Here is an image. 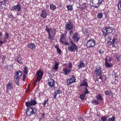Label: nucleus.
<instances>
[{"label":"nucleus","mask_w":121,"mask_h":121,"mask_svg":"<svg viewBox=\"0 0 121 121\" xmlns=\"http://www.w3.org/2000/svg\"><path fill=\"white\" fill-rule=\"evenodd\" d=\"M68 49L70 52H74L78 50V48L77 46L72 41H70L68 48Z\"/></svg>","instance_id":"nucleus-1"},{"label":"nucleus","mask_w":121,"mask_h":121,"mask_svg":"<svg viewBox=\"0 0 121 121\" xmlns=\"http://www.w3.org/2000/svg\"><path fill=\"white\" fill-rule=\"evenodd\" d=\"M94 72L97 77L102 75V68L99 65H97L95 68Z\"/></svg>","instance_id":"nucleus-2"},{"label":"nucleus","mask_w":121,"mask_h":121,"mask_svg":"<svg viewBox=\"0 0 121 121\" xmlns=\"http://www.w3.org/2000/svg\"><path fill=\"white\" fill-rule=\"evenodd\" d=\"M95 44V41L93 39L90 38L87 41L86 43V45L88 48L93 47Z\"/></svg>","instance_id":"nucleus-3"},{"label":"nucleus","mask_w":121,"mask_h":121,"mask_svg":"<svg viewBox=\"0 0 121 121\" xmlns=\"http://www.w3.org/2000/svg\"><path fill=\"white\" fill-rule=\"evenodd\" d=\"M65 27V29L67 30H71L73 28V24L71 22L69 21L68 22L66 23Z\"/></svg>","instance_id":"nucleus-4"},{"label":"nucleus","mask_w":121,"mask_h":121,"mask_svg":"<svg viewBox=\"0 0 121 121\" xmlns=\"http://www.w3.org/2000/svg\"><path fill=\"white\" fill-rule=\"evenodd\" d=\"M117 40L115 37L111 41H108V44L109 45L112 44L113 47H115L117 45Z\"/></svg>","instance_id":"nucleus-5"},{"label":"nucleus","mask_w":121,"mask_h":121,"mask_svg":"<svg viewBox=\"0 0 121 121\" xmlns=\"http://www.w3.org/2000/svg\"><path fill=\"white\" fill-rule=\"evenodd\" d=\"M72 39L74 42H78L80 39V36L76 33L73 34Z\"/></svg>","instance_id":"nucleus-6"},{"label":"nucleus","mask_w":121,"mask_h":121,"mask_svg":"<svg viewBox=\"0 0 121 121\" xmlns=\"http://www.w3.org/2000/svg\"><path fill=\"white\" fill-rule=\"evenodd\" d=\"M48 84L49 87L54 88L55 81L52 78H50L48 79Z\"/></svg>","instance_id":"nucleus-7"},{"label":"nucleus","mask_w":121,"mask_h":121,"mask_svg":"<svg viewBox=\"0 0 121 121\" xmlns=\"http://www.w3.org/2000/svg\"><path fill=\"white\" fill-rule=\"evenodd\" d=\"M21 8L20 5L17 4L16 5H14L12 7L11 10H14L15 9L16 11H21Z\"/></svg>","instance_id":"nucleus-8"},{"label":"nucleus","mask_w":121,"mask_h":121,"mask_svg":"<svg viewBox=\"0 0 121 121\" xmlns=\"http://www.w3.org/2000/svg\"><path fill=\"white\" fill-rule=\"evenodd\" d=\"M22 74V72L21 70H19L18 71L15 72L14 73V77L15 78L20 79Z\"/></svg>","instance_id":"nucleus-9"},{"label":"nucleus","mask_w":121,"mask_h":121,"mask_svg":"<svg viewBox=\"0 0 121 121\" xmlns=\"http://www.w3.org/2000/svg\"><path fill=\"white\" fill-rule=\"evenodd\" d=\"M26 112L27 116H30L34 114V112L32 108L31 107H30L26 109Z\"/></svg>","instance_id":"nucleus-10"},{"label":"nucleus","mask_w":121,"mask_h":121,"mask_svg":"<svg viewBox=\"0 0 121 121\" xmlns=\"http://www.w3.org/2000/svg\"><path fill=\"white\" fill-rule=\"evenodd\" d=\"M37 104L35 100H31L30 102H27L26 103V105L28 107L30 106L35 105Z\"/></svg>","instance_id":"nucleus-11"},{"label":"nucleus","mask_w":121,"mask_h":121,"mask_svg":"<svg viewBox=\"0 0 121 121\" xmlns=\"http://www.w3.org/2000/svg\"><path fill=\"white\" fill-rule=\"evenodd\" d=\"M37 75H38L37 77V80L40 81L43 74V72L40 70H39L37 72Z\"/></svg>","instance_id":"nucleus-12"},{"label":"nucleus","mask_w":121,"mask_h":121,"mask_svg":"<svg viewBox=\"0 0 121 121\" xmlns=\"http://www.w3.org/2000/svg\"><path fill=\"white\" fill-rule=\"evenodd\" d=\"M62 93V91H61L60 89H58L56 90L54 92V95H53V98L55 99L58 94H60Z\"/></svg>","instance_id":"nucleus-13"},{"label":"nucleus","mask_w":121,"mask_h":121,"mask_svg":"<svg viewBox=\"0 0 121 121\" xmlns=\"http://www.w3.org/2000/svg\"><path fill=\"white\" fill-rule=\"evenodd\" d=\"M63 71L62 73L66 75L69 73L71 71V70L70 69H67L66 68H64L63 69Z\"/></svg>","instance_id":"nucleus-14"},{"label":"nucleus","mask_w":121,"mask_h":121,"mask_svg":"<svg viewBox=\"0 0 121 121\" xmlns=\"http://www.w3.org/2000/svg\"><path fill=\"white\" fill-rule=\"evenodd\" d=\"M6 88L8 90H11L13 88L12 83L11 82H9L6 85Z\"/></svg>","instance_id":"nucleus-15"},{"label":"nucleus","mask_w":121,"mask_h":121,"mask_svg":"<svg viewBox=\"0 0 121 121\" xmlns=\"http://www.w3.org/2000/svg\"><path fill=\"white\" fill-rule=\"evenodd\" d=\"M47 16V15L45 11L42 10L41 11L40 15V16L41 17L44 18L46 17Z\"/></svg>","instance_id":"nucleus-16"},{"label":"nucleus","mask_w":121,"mask_h":121,"mask_svg":"<svg viewBox=\"0 0 121 121\" xmlns=\"http://www.w3.org/2000/svg\"><path fill=\"white\" fill-rule=\"evenodd\" d=\"M103 0H93L92 1L94 4H101Z\"/></svg>","instance_id":"nucleus-17"},{"label":"nucleus","mask_w":121,"mask_h":121,"mask_svg":"<svg viewBox=\"0 0 121 121\" xmlns=\"http://www.w3.org/2000/svg\"><path fill=\"white\" fill-rule=\"evenodd\" d=\"M102 32L103 33V35L105 36L108 35V32L107 31L106 27H104L102 29Z\"/></svg>","instance_id":"nucleus-18"},{"label":"nucleus","mask_w":121,"mask_h":121,"mask_svg":"<svg viewBox=\"0 0 121 121\" xmlns=\"http://www.w3.org/2000/svg\"><path fill=\"white\" fill-rule=\"evenodd\" d=\"M28 46L30 49L32 50H33L35 49L36 47L35 44L32 43H31L28 45Z\"/></svg>","instance_id":"nucleus-19"},{"label":"nucleus","mask_w":121,"mask_h":121,"mask_svg":"<svg viewBox=\"0 0 121 121\" xmlns=\"http://www.w3.org/2000/svg\"><path fill=\"white\" fill-rule=\"evenodd\" d=\"M4 41H2L3 43L6 42V40L8 39L9 37V34L7 32H5L4 34Z\"/></svg>","instance_id":"nucleus-20"},{"label":"nucleus","mask_w":121,"mask_h":121,"mask_svg":"<svg viewBox=\"0 0 121 121\" xmlns=\"http://www.w3.org/2000/svg\"><path fill=\"white\" fill-rule=\"evenodd\" d=\"M59 65V63L55 61V65L53 67V68L55 70H57L58 67V65Z\"/></svg>","instance_id":"nucleus-21"},{"label":"nucleus","mask_w":121,"mask_h":121,"mask_svg":"<svg viewBox=\"0 0 121 121\" xmlns=\"http://www.w3.org/2000/svg\"><path fill=\"white\" fill-rule=\"evenodd\" d=\"M98 76L99 77V79H101L102 81H104V80H106L107 78L106 76L104 75H103L102 76V75L100 76Z\"/></svg>","instance_id":"nucleus-22"},{"label":"nucleus","mask_w":121,"mask_h":121,"mask_svg":"<svg viewBox=\"0 0 121 121\" xmlns=\"http://www.w3.org/2000/svg\"><path fill=\"white\" fill-rule=\"evenodd\" d=\"M106 28L108 33H111L112 32L113 29H112L111 27L108 26L106 27Z\"/></svg>","instance_id":"nucleus-23"},{"label":"nucleus","mask_w":121,"mask_h":121,"mask_svg":"<svg viewBox=\"0 0 121 121\" xmlns=\"http://www.w3.org/2000/svg\"><path fill=\"white\" fill-rule=\"evenodd\" d=\"M84 64L83 62L82 61H81L79 63V64L78 66L79 68H82L84 66Z\"/></svg>","instance_id":"nucleus-24"},{"label":"nucleus","mask_w":121,"mask_h":121,"mask_svg":"<svg viewBox=\"0 0 121 121\" xmlns=\"http://www.w3.org/2000/svg\"><path fill=\"white\" fill-rule=\"evenodd\" d=\"M105 66L107 67L110 68L112 67V65L110 64L107 62V60L105 62Z\"/></svg>","instance_id":"nucleus-25"},{"label":"nucleus","mask_w":121,"mask_h":121,"mask_svg":"<svg viewBox=\"0 0 121 121\" xmlns=\"http://www.w3.org/2000/svg\"><path fill=\"white\" fill-rule=\"evenodd\" d=\"M72 83L75 82L76 80V78L74 77V75L72 76V77L69 79Z\"/></svg>","instance_id":"nucleus-26"},{"label":"nucleus","mask_w":121,"mask_h":121,"mask_svg":"<svg viewBox=\"0 0 121 121\" xmlns=\"http://www.w3.org/2000/svg\"><path fill=\"white\" fill-rule=\"evenodd\" d=\"M96 97L98 100H101L103 99V97L101 96L100 94H98L96 96Z\"/></svg>","instance_id":"nucleus-27"},{"label":"nucleus","mask_w":121,"mask_h":121,"mask_svg":"<svg viewBox=\"0 0 121 121\" xmlns=\"http://www.w3.org/2000/svg\"><path fill=\"white\" fill-rule=\"evenodd\" d=\"M112 93V91L109 90L106 91H105V94L106 95H111Z\"/></svg>","instance_id":"nucleus-28"},{"label":"nucleus","mask_w":121,"mask_h":121,"mask_svg":"<svg viewBox=\"0 0 121 121\" xmlns=\"http://www.w3.org/2000/svg\"><path fill=\"white\" fill-rule=\"evenodd\" d=\"M21 58L20 55L19 54H18V56L17 57V61L20 64H21Z\"/></svg>","instance_id":"nucleus-29"},{"label":"nucleus","mask_w":121,"mask_h":121,"mask_svg":"<svg viewBox=\"0 0 121 121\" xmlns=\"http://www.w3.org/2000/svg\"><path fill=\"white\" fill-rule=\"evenodd\" d=\"M82 86H86L87 87L88 86L87 85V83L85 81L82 82L80 84V87Z\"/></svg>","instance_id":"nucleus-30"},{"label":"nucleus","mask_w":121,"mask_h":121,"mask_svg":"<svg viewBox=\"0 0 121 121\" xmlns=\"http://www.w3.org/2000/svg\"><path fill=\"white\" fill-rule=\"evenodd\" d=\"M91 102L92 104L95 105H98L99 103V102L98 101L95 99L91 101Z\"/></svg>","instance_id":"nucleus-31"},{"label":"nucleus","mask_w":121,"mask_h":121,"mask_svg":"<svg viewBox=\"0 0 121 121\" xmlns=\"http://www.w3.org/2000/svg\"><path fill=\"white\" fill-rule=\"evenodd\" d=\"M116 59L118 61H120L121 60V55H119L117 54H116L115 55Z\"/></svg>","instance_id":"nucleus-32"},{"label":"nucleus","mask_w":121,"mask_h":121,"mask_svg":"<svg viewBox=\"0 0 121 121\" xmlns=\"http://www.w3.org/2000/svg\"><path fill=\"white\" fill-rule=\"evenodd\" d=\"M50 8L52 10H54L56 9V7L55 5L52 4H51L50 5Z\"/></svg>","instance_id":"nucleus-33"},{"label":"nucleus","mask_w":121,"mask_h":121,"mask_svg":"<svg viewBox=\"0 0 121 121\" xmlns=\"http://www.w3.org/2000/svg\"><path fill=\"white\" fill-rule=\"evenodd\" d=\"M67 7L68 10L71 11L73 9V7L72 5H69L67 6Z\"/></svg>","instance_id":"nucleus-34"},{"label":"nucleus","mask_w":121,"mask_h":121,"mask_svg":"<svg viewBox=\"0 0 121 121\" xmlns=\"http://www.w3.org/2000/svg\"><path fill=\"white\" fill-rule=\"evenodd\" d=\"M115 119V117L112 116V117L108 119L107 121H114Z\"/></svg>","instance_id":"nucleus-35"},{"label":"nucleus","mask_w":121,"mask_h":121,"mask_svg":"<svg viewBox=\"0 0 121 121\" xmlns=\"http://www.w3.org/2000/svg\"><path fill=\"white\" fill-rule=\"evenodd\" d=\"M108 117V116H107L102 117L101 118V121H106L107 118Z\"/></svg>","instance_id":"nucleus-36"},{"label":"nucleus","mask_w":121,"mask_h":121,"mask_svg":"<svg viewBox=\"0 0 121 121\" xmlns=\"http://www.w3.org/2000/svg\"><path fill=\"white\" fill-rule=\"evenodd\" d=\"M9 0H0V3L1 5L5 4V3L6 2L8 1Z\"/></svg>","instance_id":"nucleus-37"},{"label":"nucleus","mask_w":121,"mask_h":121,"mask_svg":"<svg viewBox=\"0 0 121 121\" xmlns=\"http://www.w3.org/2000/svg\"><path fill=\"white\" fill-rule=\"evenodd\" d=\"M81 8L82 9H85L86 8L87 6L86 5V3H83L81 5Z\"/></svg>","instance_id":"nucleus-38"},{"label":"nucleus","mask_w":121,"mask_h":121,"mask_svg":"<svg viewBox=\"0 0 121 121\" xmlns=\"http://www.w3.org/2000/svg\"><path fill=\"white\" fill-rule=\"evenodd\" d=\"M28 69L27 67H25L24 68V71L25 73L27 74L28 72Z\"/></svg>","instance_id":"nucleus-39"},{"label":"nucleus","mask_w":121,"mask_h":121,"mask_svg":"<svg viewBox=\"0 0 121 121\" xmlns=\"http://www.w3.org/2000/svg\"><path fill=\"white\" fill-rule=\"evenodd\" d=\"M84 93L85 95H86L87 94L89 93V92L88 91L86 87H85V90L84 91Z\"/></svg>","instance_id":"nucleus-40"},{"label":"nucleus","mask_w":121,"mask_h":121,"mask_svg":"<svg viewBox=\"0 0 121 121\" xmlns=\"http://www.w3.org/2000/svg\"><path fill=\"white\" fill-rule=\"evenodd\" d=\"M67 85L68 86L71 84L72 83L71 82V81L70 80V79H67Z\"/></svg>","instance_id":"nucleus-41"},{"label":"nucleus","mask_w":121,"mask_h":121,"mask_svg":"<svg viewBox=\"0 0 121 121\" xmlns=\"http://www.w3.org/2000/svg\"><path fill=\"white\" fill-rule=\"evenodd\" d=\"M118 7L119 9L121 10V0L119 1L118 5Z\"/></svg>","instance_id":"nucleus-42"},{"label":"nucleus","mask_w":121,"mask_h":121,"mask_svg":"<svg viewBox=\"0 0 121 121\" xmlns=\"http://www.w3.org/2000/svg\"><path fill=\"white\" fill-rule=\"evenodd\" d=\"M60 42L63 44H65L66 45H68L69 43L68 42H65L64 41H60Z\"/></svg>","instance_id":"nucleus-43"},{"label":"nucleus","mask_w":121,"mask_h":121,"mask_svg":"<svg viewBox=\"0 0 121 121\" xmlns=\"http://www.w3.org/2000/svg\"><path fill=\"white\" fill-rule=\"evenodd\" d=\"M98 17L99 18H101L103 17V15L102 13H100L98 14Z\"/></svg>","instance_id":"nucleus-44"},{"label":"nucleus","mask_w":121,"mask_h":121,"mask_svg":"<svg viewBox=\"0 0 121 121\" xmlns=\"http://www.w3.org/2000/svg\"><path fill=\"white\" fill-rule=\"evenodd\" d=\"M83 32L85 34H86L88 32V29L87 28L85 29L84 28L83 29Z\"/></svg>","instance_id":"nucleus-45"},{"label":"nucleus","mask_w":121,"mask_h":121,"mask_svg":"<svg viewBox=\"0 0 121 121\" xmlns=\"http://www.w3.org/2000/svg\"><path fill=\"white\" fill-rule=\"evenodd\" d=\"M85 95L84 94H82L80 95V99L82 100H83L85 98Z\"/></svg>","instance_id":"nucleus-46"},{"label":"nucleus","mask_w":121,"mask_h":121,"mask_svg":"<svg viewBox=\"0 0 121 121\" xmlns=\"http://www.w3.org/2000/svg\"><path fill=\"white\" fill-rule=\"evenodd\" d=\"M48 101V100L47 99L46 100H45L43 103V106H44L46 103Z\"/></svg>","instance_id":"nucleus-47"},{"label":"nucleus","mask_w":121,"mask_h":121,"mask_svg":"<svg viewBox=\"0 0 121 121\" xmlns=\"http://www.w3.org/2000/svg\"><path fill=\"white\" fill-rule=\"evenodd\" d=\"M65 37L64 36V35L62 34L61 35V38L60 39V41L61 40L63 41V40L64 39H65Z\"/></svg>","instance_id":"nucleus-48"},{"label":"nucleus","mask_w":121,"mask_h":121,"mask_svg":"<svg viewBox=\"0 0 121 121\" xmlns=\"http://www.w3.org/2000/svg\"><path fill=\"white\" fill-rule=\"evenodd\" d=\"M16 80H15V82H16V84H17L18 86H19V83H18V81H19V79H18L17 78H15Z\"/></svg>","instance_id":"nucleus-49"},{"label":"nucleus","mask_w":121,"mask_h":121,"mask_svg":"<svg viewBox=\"0 0 121 121\" xmlns=\"http://www.w3.org/2000/svg\"><path fill=\"white\" fill-rule=\"evenodd\" d=\"M52 30L51 28H49V29H46L45 30L46 31H47L48 34L49 33L50 34V30Z\"/></svg>","instance_id":"nucleus-50"},{"label":"nucleus","mask_w":121,"mask_h":121,"mask_svg":"<svg viewBox=\"0 0 121 121\" xmlns=\"http://www.w3.org/2000/svg\"><path fill=\"white\" fill-rule=\"evenodd\" d=\"M69 66V69H71V68L72 67V65L71 63H69L68 64Z\"/></svg>","instance_id":"nucleus-51"},{"label":"nucleus","mask_w":121,"mask_h":121,"mask_svg":"<svg viewBox=\"0 0 121 121\" xmlns=\"http://www.w3.org/2000/svg\"><path fill=\"white\" fill-rule=\"evenodd\" d=\"M57 52L60 55L61 54L60 50L59 48L57 49Z\"/></svg>","instance_id":"nucleus-52"},{"label":"nucleus","mask_w":121,"mask_h":121,"mask_svg":"<svg viewBox=\"0 0 121 121\" xmlns=\"http://www.w3.org/2000/svg\"><path fill=\"white\" fill-rule=\"evenodd\" d=\"M38 81H39V80H37V79L35 81H34L33 82V85H35V84L36 82H37Z\"/></svg>","instance_id":"nucleus-53"},{"label":"nucleus","mask_w":121,"mask_h":121,"mask_svg":"<svg viewBox=\"0 0 121 121\" xmlns=\"http://www.w3.org/2000/svg\"><path fill=\"white\" fill-rule=\"evenodd\" d=\"M48 34V38L49 39H50L51 40V41H52V39H51V38L52 37V36L51 35L50 33V34L49 33Z\"/></svg>","instance_id":"nucleus-54"},{"label":"nucleus","mask_w":121,"mask_h":121,"mask_svg":"<svg viewBox=\"0 0 121 121\" xmlns=\"http://www.w3.org/2000/svg\"><path fill=\"white\" fill-rule=\"evenodd\" d=\"M98 52L99 53L101 54H102L104 52L103 51L101 50H99Z\"/></svg>","instance_id":"nucleus-55"},{"label":"nucleus","mask_w":121,"mask_h":121,"mask_svg":"<svg viewBox=\"0 0 121 121\" xmlns=\"http://www.w3.org/2000/svg\"><path fill=\"white\" fill-rule=\"evenodd\" d=\"M23 80L24 81H25V78H26V75H25V74H23Z\"/></svg>","instance_id":"nucleus-56"},{"label":"nucleus","mask_w":121,"mask_h":121,"mask_svg":"<svg viewBox=\"0 0 121 121\" xmlns=\"http://www.w3.org/2000/svg\"><path fill=\"white\" fill-rule=\"evenodd\" d=\"M3 43L2 41H0V47L2 46Z\"/></svg>","instance_id":"nucleus-57"},{"label":"nucleus","mask_w":121,"mask_h":121,"mask_svg":"<svg viewBox=\"0 0 121 121\" xmlns=\"http://www.w3.org/2000/svg\"><path fill=\"white\" fill-rule=\"evenodd\" d=\"M3 33L2 32H0V39H1L2 37Z\"/></svg>","instance_id":"nucleus-58"},{"label":"nucleus","mask_w":121,"mask_h":121,"mask_svg":"<svg viewBox=\"0 0 121 121\" xmlns=\"http://www.w3.org/2000/svg\"><path fill=\"white\" fill-rule=\"evenodd\" d=\"M107 39L108 40V41H111V38L109 37H108Z\"/></svg>","instance_id":"nucleus-59"},{"label":"nucleus","mask_w":121,"mask_h":121,"mask_svg":"<svg viewBox=\"0 0 121 121\" xmlns=\"http://www.w3.org/2000/svg\"><path fill=\"white\" fill-rule=\"evenodd\" d=\"M45 114L43 113L41 114V116L42 117H43L45 116Z\"/></svg>","instance_id":"nucleus-60"},{"label":"nucleus","mask_w":121,"mask_h":121,"mask_svg":"<svg viewBox=\"0 0 121 121\" xmlns=\"http://www.w3.org/2000/svg\"><path fill=\"white\" fill-rule=\"evenodd\" d=\"M2 5H1V6H0V9H4V7H3L2 6Z\"/></svg>","instance_id":"nucleus-61"},{"label":"nucleus","mask_w":121,"mask_h":121,"mask_svg":"<svg viewBox=\"0 0 121 121\" xmlns=\"http://www.w3.org/2000/svg\"><path fill=\"white\" fill-rule=\"evenodd\" d=\"M112 60V58L111 57H110L109 59V60L110 61H111Z\"/></svg>","instance_id":"nucleus-62"},{"label":"nucleus","mask_w":121,"mask_h":121,"mask_svg":"<svg viewBox=\"0 0 121 121\" xmlns=\"http://www.w3.org/2000/svg\"><path fill=\"white\" fill-rule=\"evenodd\" d=\"M55 48L56 49L59 48L56 45L55 46Z\"/></svg>","instance_id":"nucleus-63"},{"label":"nucleus","mask_w":121,"mask_h":121,"mask_svg":"<svg viewBox=\"0 0 121 121\" xmlns=\"http://www.w3.org/2000/svg\"><path fill=\"white\" fill-rule=\"evenodd\" d=\"M30 91V89H27V90H26V92H28Z\"/></svg>","instance_id":"nucleus-64"}]
</instances>
